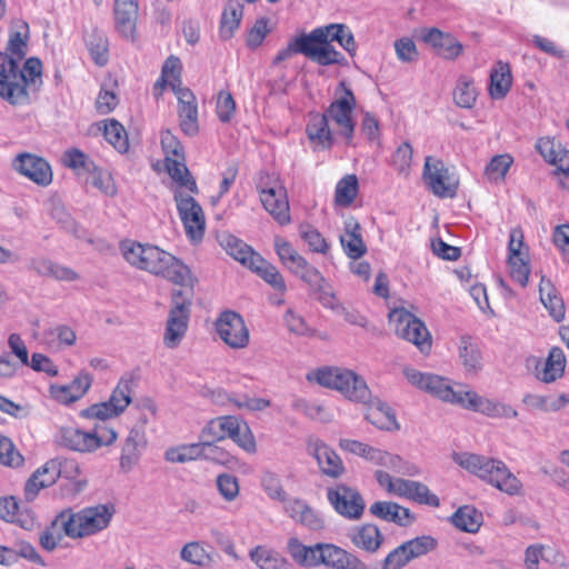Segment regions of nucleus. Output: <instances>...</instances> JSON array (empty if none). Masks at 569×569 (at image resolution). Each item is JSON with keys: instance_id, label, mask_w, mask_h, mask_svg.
<instances>
[{"instance_id": "35", "label": "nucleus", "mask_w": 569, "mask_h": 569, "mask_svg": "<svg viewBox=\"0 0 569 569\" xmlns=\"http://www.w3.org/2000/svg\"><path fill=\"white\" fill-rule=\"evenodd\" d=\"M512 84V77L508 63L498 61L490 73L489 92L493 99H502L507 96Z\"/></svg>"}, {"instance_id": "20", "label": "nucleus", "mask_w": 569, "mask_h": 569, "mask_svg": "<svg viewBox=\"0 0 569 569\" xmlns=\"http://www.w3.org/2000/svg\"><path fill=\"white\" fill-rule=\"evenodd\" d=\"M421 40L431 46L436 53L443 59L455 60L463 51V46L456 37L442 32L438 28L423 29Z\"/></svg>"}, {"instance_id": "11", "label": "nucleus", "mask_w": 569, "mask_h": 569, "mask_svg": "<svg viewBox=\"0 0 569 569\" xmlns=\"http://www.w3.org/2000/svg\"><path fill=\"white\" fill-rule=\"evenodd\" d=\"M422 177L435 196L440 198H453L456 196L458 183L450 177L442 160L426 157Z\"/></svg>"}, {"instance_id": "63", "label": "nucleus", "mask_w": 569, "mask_h": 569, "mask_svg": "<svg viewBox=\"0 0 569 569\" xmlns=\"http://www.w3.org/2000/svg\"><path fill=\"white\" fill-rule=\"evenodd\" d=\"M412 148L409 142L401 143L392 156V166L400 174H408L412 161Z\"/></svg>"}, {"instance_id": "33", "label": "nucleus", "mask_w": 569, "mask_h": 569, "mask_svg": "<svg viewBox=\"0 0 569 569\" xmlns=\"http://www.w3.org/2000/svg\"><path fill=\"white\" fill-rule=\"evenodd\" d=\"M328 500L338 513L349 519L356 518V491L338 486L328 490Z\"/></svg>"}, {"instance_id": "44", "label": "nucleus", "mask_w": 569, "mask_h": 569, "mask_svg": "<svg viewBox=\"0 0 569 569\" xmlns=\"http://www.w3.org/2000/svg\"><path fill=\"white\" fill-rule=\"evenodd\" d=\"M183 159L178 158H167L166 167L169 176L173 181H176L179 187L177 189L181 190L182 187L188 189L192 193L198 192V187L194 179L190 176L187 166L182 162Z\"/></svg>"}, {"instance_id": "12", "label": "nucleus", "mask_w": 569, "mask_h": 569, "mask_svg": "<svg viewBox=\"0 0 569 569\" xmlns=\"http://www.w3.org/2000/svg\"><path fill=\"white\" fill-rule=\"evenodd\" d=\"M174 200L187 236L192 240H201L206 227L202 208L191 196L179 189H174Z\"/></svg>"}, {"instance_id": "59", "label": "nucleus", "mask_w": 569, "mask_h": 569, "mask_svg": "<svg viewBox=\"0 0 569 569\" xmlns=\"http://www.w3.org/2000/svg\"><path fill=\"white\" fill-rule=\"evenodd\" d=\"M358 538L361 547L370 552L376 551L383 541V536L375 525L362 526V528L358 530Z\"/></svg>"}, {"instance_id": "54", "label": "nucleus", "mask_w": 569, "mask_h": 569, "mask_svg": "<svg viewBox=\"0 0 569 569\" xmlns=\"http://www.w3.org/2000/svg\"><path fill=\"white\" fill-rule=\"evenodd\" d=\"M261 486L267 496L286 505L287 493L281 485V480L278 475L267 471L261 477Z\"/></svg>"}, {"instance_id": "48", "label": "nucleus", "mask_w": 569, "mask_h": 569, "mask_svg": "<svg viewBox=\"0 0 569 569\" xmlns=\"http://www.w3.org/2000/svg\"><path fill=\"white\" fill-rule=\"evenodd\" d=\"M200 446L198 443L182 445L169 448L166 453V460L173 463H184L200 459Z\"/></svg>"}, {"instance_id": "24", "label": "nucleus", "mask_w": 569, "mask_h": 569, "mask_svg": "<svg viewBox=\"0 0 569 569\" xmlns=\"http://www.w3.org/2000/svg\"><path fill=\"white\" fill-rule=\"evenodd\" d=\"M92 383V377L81 371L68 385H56L50 387L51 397L60 403L69 405L82 398Z\"/></svg>"}, {"instance_id": "58", "label": "nucleus", "mask_w": 569, "mask_h": 569, "mask_svg": "<svg viewBox=\"0 0 569 569\" xmlns=\"http://www.w3.org/2000/svg\"><path fill=\"white\" fill-rule=\"evenodd\" d=\"M508 263L512 280L518 282L521 287H526L530 273L527 253L517 257H508Z\"/></svg>"}, {"instance_id": "29", "label": "nucleus", "mask_w": 569, "mask_h": 569, "mask_svg": "<svg viewBox=\"0 0 569 569\" xmlns=\"http://www.w3.org/2000/svg\"><path fill=\"white\" fill-rule=\"evenodd\" d=\"M238 430V418L234 416H223L210 420L202 429L200 439L207 441H221L229 438Z\"/></svg>"}, {"instance_id": "56", "label": "nucleus", "mask_w": 569, "mask_h": 569, "mask_svg": "<svg viewBox=\"0 0 569 569\" xmlns=\"http://www.w3.org/2000/svg\"><path fill=\"white\" fill-rule=\"evenodd\" d=\"M288 549L291 557L299 563L316 566L317 545L315 547H306L298 539H290Z\"/></svg>"}, {"instance_id": "26", "label": "nucleus", "mask_w": 569, "mask_h": 569, "mask_svg": "<svg viewBox=\"0 0 569 569\" xmlns=\"http://www.w3.org/2000/svg\"><path fill=\"white\" fill-rule=\"evenodd\" d=\"M284 511L296 522L312 531H319L325 527L322 516L310 508L303 500L289 499L284 505Z\"/></svg>"}, {"instance_id": "14", "label": "nucleus", "mask_w": 569, "mask_h": 569, "mask_svg": "<svg viewBox=\"0 0 569 569\" xmlns=\"http://www.w3.org/2000/svg\"><path fill=\"white\" fill-rule=\"evenodd\" d=\"M220 339L232 349L246 348L249 343V330L243 318L234 311H224L216 322Z\"/></svg>"}, {"instance_id": "61", "label": "nucleus", "mask_w": 569, "mask_h": 569, "mask_svg": "<svg viewBox=\"0 0 569 569\" xmlns=\"http://www.w3.org/2000/svg\"><path fill=\"white\" fill-rule=\"evenodd\" d=\"M180 557L182 560L198 566H204L210 561L209 553L199 542L184 545L181 549Z\"/></svg>"}, {"instance_id": "13", "label": "nucleus", "mask_w": 569, "mask_h": 569, "mask_svg": "<svg viewBox=\"0 0 569 569\" xmlns=\"http://www.w3.org/2000/svg\"><path fill=\"white\" fill-rule=\"evenodd\" d=\"M309 381H316L322 387L339 391L349 400L356 397V373L338 367H325L310 372Z\"/></svg>"}, {"instance_id": "34", "label": "nucleus", "mask_w": 569, "mask_h": 569, "mask_svg": "<svg viewBox=\"0 0 569 569\" xmlns=\"http://www.w3.org/2000/svg\"><path fill=\"white\" fill-rule=\"evenodd\" d=\"M565 367L566 358L563 351L558 347H553L550 349L549 355L543 362L542 370L539 371L537 369L536 376L540 381L550 383L562 377Z\"/></svg>"}, {"instance_id": "49", "label": "nucleus", "mask_w": 569, "mask_h": 569, "mask_svg": "<svg viewBox=\"0 0 569 569\" xmlns=\"http://www.w3.org/2000/svg\"><path fill=\"white\" fill-rule=\"evenodd\" d=\"M512 162L513 158L508 153L495 156L486 167L485 173L490 181H502Z\"/></svg>"}, {"instance_id": "64", "label": "nucleus", "mask_w": 569, "mask_h": 569, "mask_svg": "<svg viewBox=\"0 0 569 569\" xmlns=\"http://www.w3.org/2000/svg\"><path fill=\"white\" fill-rule=\"evenodd\" d=\"M536 149L547 162L552 164L563 147L552 138L542 137L537 141Z\"/></svg>"}, {"instance_id": "10", "label": "nucleus", "mask_w": 569, "mask_h": 569, "mask_svg": "<svg viewBox=\"0 0 569 569\" xmlns=\"http://www.w3.org/2000/svg\"><path fill=\"white\" fill-rule=\"evenodd\" d=\"M389 322L398 337L412 342L421 352L431 348V337L425 323L403 308L389 312Z\"/></svg>"}, {"instance_id": "9", "label": "nucleus", "mask_w": 569, "mask_h": 569, "mask_svg": "<svg viewBox=\"0 0 569 569\" xmlns=\"http://www.w3.org/2000/svg\"><path fill=\"white\" fill-rule=\"evenodd\" d=\"M355 104L356 98L352 91L347 89L345 83L341 82L335 92L333 101L323 112L329 122L333 126V130L349 141L352 139L355 126L352 118Z\"/></svg>"}, {"instance_id": "21", "label": "nucleus", "mask_w": 569, "mask_h": 569, "mask_svg": "<svg viewBox=\"0 0 569 569\" xmlns=\"http://www.w3.org/2000/svg\"><path fill=\"white\" fill-rule=\"evenodd\" d=\"M61 472V465L56 460L47 461L27 480L23 495L27 501H33L40 490L53 485Z\"/></svg>"}, {"instance_id": "45", "label": "nucleus", "mask_w": 569, "mask_h": 569, "mask_svg": "<svg viewBox=\"0 0 569 569\" xmlns=\"http://www.w3.org/2000/svg\"><path fill=\"white\" fill-rule=\"evenodd\" d=\"M356 199V174H347L338 181L335 189L333 204L336 210L351 206Z\"/></svg>"}, {"instance_id": "40", "label": "nucleus", "mask_w": 569, "mask_h": 569, "mask_svg": "<svg viewBox=\"0 0 569 569\" xmlns=\"http://www.w3.org/2000/svg\"><path fill=\"white\" fill-rule=\"evenodd\" d=\"M459 357L468 372L477 373L482 368V356L480 349L469 336L460 338Z\"/></svg>"}, {"instance_id": "4", "label": "nucleus", "mask_w": 569, "mask_h": 569, "mask_svg": "<svg viewBox=\"0 0 569 569\" xmlns=\"http://www.w3.org/2000/svg\"><path fill=\"white\" fill-rule=\"evenodd\" d=\"M113 508L108 505L86 507L74 512L71 508L60 511L53 526H60L63 533L71 539H81L104 530L113 517Z\"/></svg>"}, {"instance_id": "37", "label": "nucleus", "mask_w": 569, "mask_h": 569, "mask_svg": "<svg viewBox=\"0 0 569 569\" xmlns=\"http://www.w3.org/2000/svg\"><path fill=\"white\" fill-rule=\"evenodd\" d=\"M316 566L323 563L336 569H346L350 565V556L333 545H317Z\"/></svg>"}, {"instance_id": "50", "label": "nucleus", "mask_w": 569, "mask_h": 569, "mask_svg": "<svg viewBox=\"0 0 569 569\" xmlns=\"http://www.w3.org/2000/svg\"><path fill=\"white\" fill-rule=\"evenodd\" d=\"M108 402L117 410L119 415L123 412L131 402V380L120 379L113 389Z\"/></svg>"}, {"instance_id": "7", "label": "nucleus", "mask_w": 569, "mask_h": 569, "mask_svg": "<svg viewBox=\"0 0 569 569\" xmlns=\"http://www.w3.org/2000/svg\"><path fill=\"white\" fill-rule=\"evenodd\" d=\"M117 439V432L103 425H96L92 430L78 428L61 429V443L74 451L91 452L103 446L112 445Z\"/></svg>"}, {"instance_id": "18", "label": "nucleus", "mask_w": 569, "mask_h": 569, "mask_svg": "<svg viewBox=\"0 0 569 569\" xmlns=\"http://www.w3.org/2000/svg\"><path fill=\"white\" fill-rule=\"evenodd\" d=\"M358 456L373 465H382L409 476L420 475V468L409 461L403 460L400 456L391 455L378 448L358 442Z\"/></svg>"}, {"instance_id": "31", "label": "nucleus", "mask_w": 569, "mask_h": 569, "mask_svg": "<svg viewBox=\"0 0 569 569\" xmlns=\"http://www.w3.org/2000/svg\"><path fill=\"white\" fill-rule=\"evenodd\" d=\"M218 241L229 256L247 267H249L253 257L259 254L242 240L228 232L220 233L218 236Z\"/></svg>"}, {"instance_id": "6", "label": "nucleus", "mask_w": 569, "mask_h": 569, "mask_svg": "<svg viewBox=\"0 0 569 569\" xmlns=\"http://www.w3.org/2000/svg\"><path fill=\"white\" fill-rule=\"evenodd\" d=\"M193 287H183L172 293V303L166 323L163 345L169 349L177 348L184 338L192 306Z\"/></svg>"}, {"instance_id": "17", "label": "nucleus", "mask_w": 569, "mask_h": 569, "mask_svg": "<svg viewBox=\"0 0 569 569\" xmlns=\"http://www.w3.org/2000/svg\"><path fill=\"white\" fill-rule=\"evenodd\" d=\"M13 168L38 186L47 187L52 182L51 167L41 157L21 153L13 160Z\"/></svg>"}, {"instance_id": "36", "label": "nucleus", "mask_w": 569, "mask_h": 569, "mask_svg": "<svg viewBox=\"0 0 569 569\" xmlns=\"http://www.w3.org/2000/svg\"><path fill=\"white\" fill-rule=\"evenodd\" d=\"M248 268L260 276L274 290L279 291L280 293L286 291L287 286L282 274L274 266L266 261L260 254L253 257V260Z\"/></svg>"}, {"instance_id": "57", "label": "nucleus", "mask_w": 569, "mask_h": 569, "mask_svg": "<svg viewBox=\"0 0 569 569\" xmlns=\"http://www.w3.org/2000/svg\"><path fill=\"white\" fill-rule=\"evenodd\" d=\"M26 31H13L10 33L7 53L11 56V58H17L18 61L22 62L27 54V39H28V26L23 24L22 27Z\"/></svg>"}, {"instance_id": "42", "label": "nucleus", "mask_w": 569, "mask_h": 569, "mask_svg": "<svg viewBox=\"0 0 569 569\" xmlns=\"http://www.w3.org/2000/svg\"><path fill=\"white\" fill-rule=\"evenodd\" d=\"M451 522L461 531L476 533L482 525V515L471 506H462L451 516Z\"/></svg>"}, {"instance_id": "46", "label": "nucleus", "mask_w": 569, "mask_h": 569, "mask_svg": "<svg viewBox=\"0 0 569 569\" xmlns=\"http://www.w3.org/2000/svg\"><path fill=\"white\" fill-rule=\"evenodd\" d=\"M477 89L473 81L467 77H461L453 90V101L460 108H472L477 100Z\"/></svg>"}, {"instance_id": "16", "label": "nucleus", "mask_w": 569, "mask_h": 569, "mask_svg": "<svg viewBox=\"0 0 569 569\" xmlns=\"http://www.w3.org/2000/svg\"><path fill=\"white\" fill-rule=\"evenodd\" d=\"M403 375L412 386L445 401L451 402L456 397V391L448 381L440 376L423 373L412 368H406Z\"/></svg>"}, {"instance_id": "43", "label": "nucleus", "mask_w": 569, "mask_h": 569, "mask_svg": "<svg viewBox=\"0 0 569 569\" xmlns=\"http://www.w3.org/2000/svg\"><path fill=\"white\" fill-rule=\"evenodd\" d=\"M274 250L290 272L299 271L306 264V259L300 256L292 244L280 237L274 238Z\"/></svg>"}, {"instance_id": "5", "label": "nucleus", "mask_w": 569, "mask_h": 569, "mask_svg": "<svg viewBox=\"0 0 569 569\" xmlns=\"http://www.w3.org/2000/svg\"><path fill=\"white\" fill-rule=\"evenodd\" d=\"M455 460L463 469L509 496L518 495L522 489L521 481L499 459L465 452Z\"/></svg>"}, {"instance_id": "47", "label": "nucleus", "mask_w": 569, "mask_h": 569, "mask_svg": "<svg viewBox=\"0 0 569 569\" xmlns=\"http://www.w3.org/2000/svg\"><path fill=\"white\" fill-rule=\"evenodd\" d=\"M103 136L106 140L119 152H126L129 148L127 132L123 126L114 119L104 124Z\"/></svg>"}, {"instance_id": "52", "label": "nucleus", "mask_w": 569, "mask_h": 569, "mask_svg": "<svg viewBox=\"0 0 569 569\" xmlns=\"http://www.w3.org/2000/svg\"><path fill=\"white\" fill-rule=\"evenodd\" d=\"M409 559L419 558L432 551L437 547V540L431 536H421L410 539L402 543Z\"/></svg>"}, {"instance_id": "39", "label": "nucleus", "mask_w": 569, "mask_h": 569, "mask_svg": "<svg viewBox=\"0 0 569 569\" xmlns=\"http://www.w3.org/2000/svg\"><path fill=\"white\" fill-rule=\"evenodd\" d=\"M243 14V6L238 0H230L226 6L220 21V37L230 39L238 29Z\"/></svg>"}, {"instance_id": "8", "label": "nucleus", "mask_w": 569, "mask_h": 569, "mask_svg": "<svg viewBox=\"0 0 569 569\" xmlns=\"http://www.w3.org/2000/svg\"><path fill=\"white\" fill-rule=\"evenodd\" d=\"M358 402L362 403L365 419L372 426L386 431L400 429L395 411L379 398H373L365 380L359 376Z\"/></svg>"}, {"instance_id": "53", "label": "nucleus", "mask_w": 569, "mask_h": 569, "mask_svg": "<svg viewBox=\"0 0 569 569\" xmlns=\"http://www.w3.org/2000/svg\"><path fill=\"white\" fill-rule=\"evenodd\" d=\"M87 47L94 62L103 66L108 61V40L102 33L93 32L86 39Z\"/></svg>"}, {"instance_id": "22", "label": "nucleus", "mask_w": 569, "mask_h": 569, "mask_svg": "<svg viewBox=\"0 0 569 569\" xmlns=\"http://www.w3.org/2000/svg\"><path fill=\"white\" fill-rule=\"evenodd\" d=\"M176 94L180 128L187 136H194L199 130L197 99L187 88H177Z\"/></svg>"}, {"instance_id": "28", "label": "nucleus", "mask_w": 569, "mask_h": 569, "mask_svg": "<svg viewBox=\"0 0 569 569\" xmlns=\"http://www.w3.org/2000/svg\"><path fill=\"white\" fill-rule=\"evenodd\" d=\"M306 132L309 140L321 149H329L332 146V130L330 122L322 113L311 114L307 124Z\"/></svg>"}, {"instance_id": "1", "label": "nucleus", "mask_w": 569, "mask_h": 569, "mask_svg": "<svg viewBox=\"0 0 569 569\" xmlns=\"http://www.w3.org/2000/svg\"><path fill=\"white\" fill-rule=\"evenodd\" d=\"M333 42L353 54L355 39L350 29L345 24L330 23L291 39L287 47L274 56L273 64H279L298 53L320 66L342 64L345 57L336 50Z\"/></svg>"}, {"instance_id": "15", "label": "nucleus", "mask_w": 569, "mask_h": 569, "mask_svg": "<svg viewBox=\"0 0 569 569\" xmlns=\"http://www.w3.org/2000/svg\"><path fill=\"white\" fill-rule=\"evenodd\" d=\"M260 200L263 208L281 226L290 222L289 202L286 189L278 182L264 183L262 180L258 183Z\"/></svg>"}, {"instance_id": "2", "label": "nucleus", "mask_w": 569, "mask_h": 569, "mask_svg": "<svg viewBox=\"0 0 569 569\" xmlns=\"http://www.w3.org/2000/svg\"><path fill=\"white\" fill-rule=\"evenodd\" d=\"M120 250L133 268L160 276L180 287L194 286L197 282L187 264L157 246L124 240L120 243Z\"/></svg>"}, {"instance_id": "3", "label": "nucleus", "mask_w": 569, "mask_h": 569, "mask_svg": "<svg viewBox=\"0 0 569 569\" xmlns=\"http://www.w3.org/2000/svg\"><path fill=\"white\" fill-rule=\"evenodd\" d=\"M42 64L37 58H29L21 66L17 58L0 52V98L11 106H26L30 102V90L42 83Z\"/></svg>"}, {"instance_id": "30", "label": "nucleus", "mask_w": 569, "mask_h": 569, "mask_svg": "<svg viewBox=\"0 0 569 569\" xmlns=\"http://www.w3.org/2000/svg\"><path fill=\"white\" fill-rule=\"evenodd\" d=\"M146 445L144 433L141 427H133L124 441L120 458V466L124 471H129L139 459L140 449Z\"/></svg>"}, {"instance_id": "19", "label": "nucleus", "mask_w": 569, "mask_h": 569, "mask_svg": "<svg viewBox=\"0 0 569 569\" xmlns=\"http://www.w3.org/2000/svg\"><path fill=\"white\" fill-rule=\"evenodd\" d=\"M308 452L312 456L321 472L331 478L340 477L343 471V462L339 455L323 441L316 439L308 445Z\"/></svg>"}, {"instance_id": "62", "label": "nucleus", "mask_w": 569, "mask_h": 569, "mask_svg": "<svg viewBox=\"0 0 569 569\" xmlns=\"http://www.w3.org/2000/svg\"><path fill=\"white\" fill-rule=\"evenodd\" d=\"M0 462L9 467H19L23 462V457L16 450L12 441L0 436Z\"/></svg>"}, {"instance_id": "60", "label": "nucleus", "mask_w": 569, "mask_h": 569, "mask_svg": "<svg viewBox=\"0 0 569 569\" xmlns=\"http://www.w3.org/2000/svg\"><path fill=\"white\" fill-rule=\"evenodd\" d=\"M232 439L240 448L249 453H253L257 450L256 440L253 433L251 432L247 422L240 420L238 418V430L233 432L232 436L229 437Z\"/></svg>"}, {"instance_id": "25", "label": "nucleus", "mask_w": 569, "mask_h": 569, "mask_svg": "<svg viewBox=\"0 0 569 569\" xmlns=\"http://www.w3.org/2000/svg\"><path fill=\"white\" fill-rule=\"evenodd\" d=\"M114 22L117 31L126 39H134L138 18L137 0H114Z\"/></svg>"}, {"instance_id": "23", "label": "nucleus", "mask_w": 569, "mask_h": 569, "mask_svg": "<svg viewBox=\"0 0 569 569\" xmlns=\"http://www.w3.org/2000/svg\"><path fill=\"white\" fill-rule=\"evenodd\" d=\"M0 520L14 523L24 530H32L37 525L33 511L28 507H20L12 496L0 498Z\"/></svg>"}, {"instance_id": "55", "label": "nucleus", "mask_w": 569, "mask_h": 569, "mask_svg": "<svg viewBox=\"0 0 569 569\" xmlns=\"http://www.w3.org/2000/svg\"><path fill=\"white\" fill-rule=\"evenodd\" d=\"M216 441H207L200 439V459H204L219 465H228L231 462L232 457L221 447L214 445Z\"/></svg>"}, {"instance_id": "27", "label": "nucleus", "mask_w": 569, "mask_h": 569, "mask_svg": "<svg viewBox=\"0 0 569 569\" xmlns=\"http://www.w3.org/2000/svg\"><path fill=\"white\" fill-rule=\"evenodd\" d=\"M370 512L377 518L401 527H408L415 521V516L408 508L392 501H377L370 506Z\"/></svg>"}, {"instance_id": "32", "label": "nucleus", "mask_w": 569, "mask_h": 569, "mask_svg": "<svg viewBox=\"0 0 569 569\" xmlns=\"http://www.w3.org/2000/svg\"><path fill=\"white\" fill-rule=\"evenodd\" d=\"M540 301L548 310L549 315L555 321L560 322L565 318V303L562 298L558 295L557 289L550 280L541 278L539 284Z\"/></svg>"}, {"instance_id": "51", "label": "nucleus", "mask_w": 569, "mask_h": 569, "mask_svg": "<svg viewBox=\"0 0 569 569\" xmlns=\"http://www.w3.org/2000/svg\"><path fill=\"white\" fill-rule=\"evenodd\" d=\"M108 402L117 410L119 415L123 412L131 402V380L120 379L113 389Z\"/></svg>"}, {"instance_id": "38", "label": "nucleus", "mask_w": 569, "mask_h": 569, "mask_svg": "<svg viewBox=\"0 0 569 569\" xmlns=\"http://www.w3.org/2000/svg\"><path fill=\"white\" fill-rule=\"evenodd\" d=\"M361 138L372 154H378L381 148L380 121L376 114L365 111L361 120Z\"/></svg>"}, {"instance_id": "41", "label": "nucleus", "mask_w": 569, "mask_h": 569, "mask_svg": "<svg viewBox=\"0 0 569 569\" xmlns=\"http://www.w3.org/2000/svg\"><path fill=\"white\" fill-rule=\"evenodd\" d=\"M249 556L260 569H291L290 563L282 556L262 546L250 550Z\"/></svg>"}]
</instances>
